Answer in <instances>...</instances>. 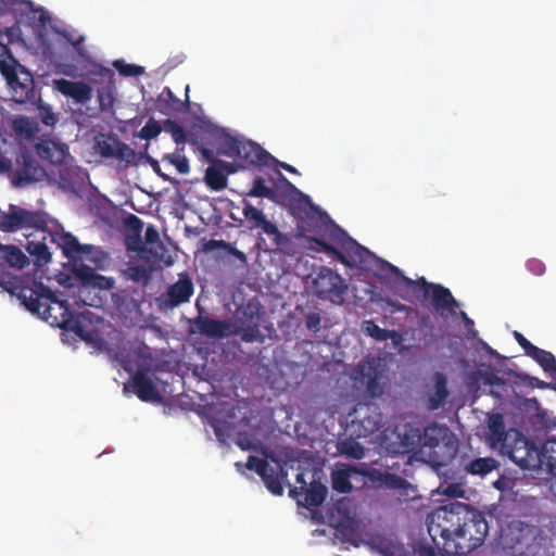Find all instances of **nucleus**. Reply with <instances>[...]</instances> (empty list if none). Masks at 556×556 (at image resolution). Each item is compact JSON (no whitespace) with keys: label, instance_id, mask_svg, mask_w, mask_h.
<instances>
[{"label":"nucleus","instance_id":"1","mask_svg":"<svg viewBox=\"0 0 556 556\" xmlns=\"http://www.w3.org/2000/svg\"><path fill=\"white\" fill-rule=\"evenodd\" d=\"M434 546L447 556H464L480 547L489 533L484 514L468 504L453 502L427 518Z\"/></svg>","mask_w":556,"mask_h":556},{"label":"nucleus","instance_id":"2","mask_svg":"<svg viewBox=\"0 0 556 556\" xmlns=\"http://www.w3.org/2000/svg\"><path fill=\"white\" fill-rule=\"evenodd\" d=\"M15 290L17 299L31 314L38 315L52 326L73 331L80 338L87 339L84 327L78 319L74 318L67 301L59 299L56 293L41 281L22 282L15 287Z\"/></svg>","mask_w":556,"mask_h":556},{"label":"nucleus","instance_id":"3","mask_svg":"<svg viewBox=\"0 0 556 556\" xmlns=\"http://www.w3.org/2000/svg\"><path fill=\"white\" fill-rule=\"evenodd\" d=\"M513 437L510 442L504 443V446L500 450L501 454L507 456L521 469L528 470L541 466V455L546 458L552 475L549 490L556 498V440L545 443L543 450L540 451L519 431H513Z\"/></svg>","mask_w":556,"mask_h":556},{"label":"nucleus","instance_id":"4","mask_svg":"<svg viewBox=\"0 0 556 556\" xmlns=\"http://www.w3.org/2000/svg\"><path fill=\"white\" fill-rule=\"evenodd\" d=\"M216 149L219 155L233 159L242 168L268 165L269 161H274V156L260 144L240 136L220 135Z\"/></svg>","mask_w":556,"mask_h":556},{"label":"nucleus","instance_id":"5","mask_svg":"<svg viewBox=\"0 0 556 556\" xmlns=\"http://www.w3.org/2000/svg\"><path fill=\"white\" fill-rule=\"evenodd\" d=\"M386 265L388 270L394 274L399 279V288L404 286L406 288L421 289L425 298H431L433 308L442 317L456 314V308L459 306V302L453 296L450 289L440 283L429 282L425 277L414 280L404 276L403 271L399 267L390 263H386Z\"/></svg>","mask_w":556,"mask_h":556},{"label":"nucleus","instance_id":"6","mask_svg":"<svg viewBox=\"0 0 556 556\" xmlns=\"http://www.w3.org/2000/svg\"><path fill=\"white\" fill-rule=\"evenodd\" d=\"M383 427V415L378 404L359 402L349 413L346 431L356 439L368 438Z\"/></svg>","mask_w":556,"mask_h":556},{"label":"nucleus","instance_id":"7","mask_svg":"<svg viewBox=\"0 0 556 556\" xmlns=\"http://www.w3.org/2000/svg\"><path fill=\"white\" fill-rule=\"evenodd\" d=\"M50 216L41 211H28L15 204L9 205L8 213L0 215V230L14 232L20 229L34 228L36 232L48 228Z\"/></svg>","mask_w":556,"mask_h":556},{"label":"nucleus","instance_id":"8","mask_svg":"<svg viewBox=\"0 0 556 556\" xmlns=\"http://www.w3.org/2000/svg\"><path fill=\"white\" fill-rule=\"evenodd\" d=\"M262 315V307L249 302L236 321H230V337L240 336L245 343H264L265 336L260 330Z\"/></svg>","mask_w":556,"mask_h":556},{"label":"nucleus","instance_id":"9","mask_svg":"<svg viewBox=\"0 0 556 556\" xmlns=\"http://www.w3.org/2000/svg\"><path fill=\"white\" fill-rule=\"evenodd\" d=\"M316 295L332 304L341 305L348 292V283L337 271L323 267L314 279Z\"/></svg>","mask_w":556,"mask_h":556},{"label":"nucleus","instance_id":"10","mask_svg":"<svg viewBox=\"0 0 556 556\" xmlns=\"http://www.w3.org/2000/svg\"><path fill=\"white\" fill-rule=\"evenodd\" d=\"M420 444V432L409 425H397L383 435L384 448L390 454L401 455L415 451Z\"/></svg>","mask_w":556,"mask_h":556},{"label":"nucleus","instance_id":"11","mask_svg":"<svg viewBox=\"0 0 556 556\" xmlns=\"http://www.w3.org/2000/svg\"><path fill=\"white\" fill-rule=\"evenodd\" d=\"M328 236L332 242L339 245V250L344 253L345 266L357 267L366 263L367 256L370 255L369 250L357 243L341 227L331 223Z\"/></svg>","mask_w":556,"mask_h":556},{"label":"nucleus","instance_id":"12","mask_svg":"<svg viewBox=\"0 0 556 556\" xmlns=\"http://www.w3.org/2000/svg\"><path fill=\"white\" fill-rule=\"evenodd\" d=\"M197 309L198 316L188 320V331L190 334H201L210 339L230 337V320L210 317L199 304H197Z\"/></svg>","mask_w":556,"mask_h":556},{"label":"nucleus","instance_id":"13","mask_svg":"<svg viewBox=\"0 0 556 556\" xmlns=\"http://www.w3.org/2000/svg\"><path fill=\"white\" fill-rule=\"evenodd\" d=\"M15 163L20 168L10 172L12 184L15 187H23L26 184L38 181L45 174L42 167L26 148L20 149Z\"/></svg>","mask_w":556,"mask_h":556},{"label":"nucleus","instance_id":"14","mask_svg":"<svg viewBox=\"0 0 556 556\" xmlns=\"http://www.w3.org/2000/svg\"><path fill=\"white\" fill-rule=\"evenodd\" d=\"M11 99L18 104H36L40 100V92L36 88L31 73L21 66V77L9 85Z\"/></svg>","mask_w":556,"mask_h":556},{"label":"nucleus","instance_id":"15","mask_svg":"<svg viewBox=\"0 0 556 556\" xmlns=\"http://www.w3.org/2000/svg\"><path fill=\"white\" fill-rule=\"evenodd\" d=\"M193 292L194 287L190 277L186 274L180 275L179 279L160 296V306L167 309L176 308L189 302Z\"/></svg>","mask_w":556,"mask_h":556},{"label":"nucleus","instance_id":"16","mask_svg":"<svg viewBox=\"0 0 556 556\" xmlns=\"http://www.w3.org/2000/svg\"><path fill=\"white\" fill-rule=\"evenodd\" d=\"M51 242L56 243L62 250L63 255L70 261L81 260L84 256L89 255L93 247L90 244H81L78 239L71 232H53L49 230Z\"/></svg>","mask_w":556,"mask_h":556},{"label":"nucleus","instance_id":"17","mask_svg":"<svg viewBox=\"0 0 556 556\" xmlns=\"http://www.w3.org/2000/svg\"><path fill=\"white\" fill-rule=\"evenodd\" d=\"M131 391L142 402H157L161 400V395L151 380L147 375L146 369H138L131 377L130 382L124 386V392Z\"/></svg>","mask_w":556,"mask_h":556},{"label":"nucleus","instance_id":"18","mask_svg":"<svg viewBox=\"0 0 556 556\" xmlns=\"http://www.w3.org/2000/svg\"><path fill=\"white\" fill-rule=\"evenodd\" d=\"M52 87L76 103L86 104L92 98V88L84 81H72L64 78L52 80Z\"/></svg>","mask_w":556,"mask_h":556},{"label":"nucleus","instance_id":"19","mask_svg":"<svg viewBox=\"0 0 556 556\" xmlns=\"http://www.w3.org/2000/svg\"><path fill=\"white\" fill-rule=\"evenodd\" d=\"M49 236V231L35 232L27 236V244L25 247L28 254L34 257V262L37 266H45L51 262L52 255L49 252L46 240Z\"/></svg>","mask_w":556,"mask_h":556},{"label":"nucleus","instance_id":"20","mask_svg":"<svg viewBox=\"0 0 556 556\" xmlns=\"http://www.w3.org/2000/svg\"><path fill=\"white\" fill-rule=\"evenodd\" d=\"M441 429L433 426V427H427L424 430V433H420V444L422 450L429 448L430 452L428 453V456L430 458V462L434 466H445L447 459L440 456L437 448H441Z\"/></svg>","mask_w":556,"mask_h":556},{"label":"nucleus","instance_id":"21","mask_svg":"<svg viewBox=\"0 0 556 556\" xmlns=\"http://www.w3.org/2000/svg\"><path fill=\"white\" fill-rule=\"evenodd\" d=\"M488 442L492 448H502L504 443L510 442L513 431L506 432L504 418L501 414H493L488 420Z\"/></svg>","mask_w":556,"mask_h":556},{"label":"nucleus","instance_id":"22","mask_svg":"<svg viewBox=\"0 0 556 556\" xmlns=\"http://www.w3.org/2000/svg\"><path fill=\"white\" fill-rule=\"evenodd\" d=\"M358 371L362 376V381L365 383L367 393L372 397H378L383 394V386L381 383L382 370L378 365L369 363L368 365H359Z\"/></svg>","mask_w":556,"mask_h":556},{"label":"nucleus","instance_id":"23","mask_svg":"<svg viewBox=\"0 0 556 556\" xmlns=\"http://www.w3.org/2000/svg\"><path fill=\"white\" fill-rule=\"evenodd\" d=\"M35 149L41 160L49 161L53 165L62 164L67 153V148L53 141H41L35 146Z\"/></svg>","mask_w":556,"mask_h":556},{"label":"nucleus","instance_id":"24","mask_svg":"<svg viewBox=\"0 0 556 556\" xmlns=\"http://www.w3.org/2000/svg\"><path fill=\"white\" fill-rule=\"evenodd\" d=\"M226 161H214L206 170L204 181L207 188L213 191H220L227 187L228 178L224 174Z\"/></svg>","mask_w":556,"mask_h":556},{"label":"nucleus","instance_id":"25","mask_svg":"<svg viewBox=\"0 0 556 556\" xmlns=\"http://www.w3.org/2000/svg\"><path fill=\"white\" fill-rule=\"evenodd\" d=\"M243 216L254 228H260L264 233L275 231V224L270 223L264 215V213L252 205L250 202L243 203L242 208Z\"/></svg>","mask_w":556,"mask_h":556},{"label":"nucleus","instance_id":"26","mask_svg":"<svg viewBox=\"0 0 556 556\" xmlns=\"http://www.w3.org/2000/svg\"><path fill=\"white\" fill-rule=\"evenodd\" d=\"M126 225L132 233L126 236L125 243L127 250L139 252L142 250L141 231L143 224L139 217L130 214L126 218Z\"/></svg>","mask_w":556,"mask_h":556},{"label":"nucleus","instance_id":"27","mask_svg":"<svg viewBox=\"0 0 556 556\" xmlns=\"http://www.w3.org/2000/svg\"><path fill=\"white\" fill-rule=\"evenodd\" d=\"M352 473H357V470L350 466L332 470L331 482L333 490L339 493H350L353 489L351 483Z\"/></svg>","mask_w":556,"mask_h":556},{"label":"nucleus","instance_id":"28","mask_svg":"<svg viewBox=\"0 0 556 556\" xmlns=\"http://www.w3.org/2000/svg\"><path fill=\"white\" fill-rule=\"evenodd\" d=\"M526 355L534 359L545 372L556 377V357L551 352L534 345Z\"/></svg>","mask_w":556,"mask_h":556},{"label":"nucleus","instance_id":"29","mask_svg":"<svg viewBox=\"0 0 556 556\" xmlns=\"http://www.w3.org/2000/svg\"><path fill=\"white\" fill-rule=\"evenodd\" d=\"M279 473H281L282 477L287 476V472H285L281 466L275 468L268 464L267 470L264 472V476H260L268 491L277 496L283 494V488L280 481Z\"/></svg>","mask_w":556,"mask_h":556},{"label":"nucleus","instance_id":"30","mask_svg":"<svg viewBox=\"0 0 556 556\" xmlns=\"http://www.w3.org/2000/svg\"><path fill=\"white\" fill-rule=\"evenodd\" d=\"M498 463L493 457H480L470 460L465 465L464 469L467 473L472 476H481L490 473L492 470L496 469Z\"/></svg>","mask_w":556,"mask_h":556},{"label":"nucleus","instance_id":"31","mask_svg":"<svg viewBox=\"0 0 556 556\" xmlns=\"http://www.w3.org/2000/svg\"><path fill=\"white\" fill-rule=\"evenodd\" d=\"M267 236L271 238L273 243L280 253L288 256H295L298 254L299 251L292 238L280 232L277 226H275V231L269 232Z\"/></svg>","mask_w":556,"mask_h":556},{"label":"nucleus","instance_id":"32","mask_svg":"<svg viewBox=\"0 0 556 556\" xmlns=\"http://www.w3.org/2000/svg\"><path fill=\"white\" fill-rule=\"evenodd\" d=\"M305 506L308 508L320 506L328 494L327 488L319 481H313L309 488L304 490Z\"/></svg>","mask_w":556,"mask_h":556},{"label":"nucleus","instance_id":"33","mask_svg":"<svg viewBox=\"0 0 556 556\" xmlns=\"http://www.w3.org/2000/svg\"><path fill=\"white\" fill-rule=\"evenodd\" d=\"M184 106L185 103L168 87H165L157 98V109L162 113L167 114L169 111L180 112Z\"/></svg>","mask_w":556,"mask_h":556},{"label":"nucleus","instance_id":"34","mask_svg":"<svg viewBox=\"0 0 556 556\" xmlns=\"http://www.w3.org/2000/svg\"><path fill=\"white\" fill-rule=\"evenodd\" d=\"M446 383L445 376L438 372L435 375L434 394L430 397V407L432 409L439 408L447 399L448 390Z\"/></svg>","mask_w":556,"mask_h":556},{"label":"nucleus","instance_id":"35","mask_svg":"<svg viewBox=\"0 0 556 556\" xmlns=\"http://www.w3.org/2000/svg\"><path fill=\"white\" fill-rule=\"evenodd\" d=\"M217 249H222L225 252H227L228 254L235 256L237 260L240 261L241 265H247V263H248L247 255L242 251L236 249L229 242H226L224 240L212 239V240L207 241L204 245L205 251H214Z\"/></svg>","mask_w":556,"mask_h":556},{"label":"nucleus","instance_id":"36","mask_svg":"<svg viewBox=\"0 0 556 556\" xmlns=\"http://www.w3.org/2000/svg\"><path fill=\"white\" fill-rule=\"evenodd\" d=\"M119 140L113 136H101L96 139L94 149L104 159H113Z\"/></svg>","mask_w":556,"mask_h":556},{"label":"nucleus","instance_id":"37","mask_svg":"<svg viewBox=\"0 0 556 556\" xmlns=\"http://www.w3.org/2000/svg\"><path fill=\"white\" fill-rule=\"evenodd\" d=\"M351 437L338 443V451L341 455L353 459H362L365 456V448Z\"/></svg>","mask_w":556,"mask_h":556},{"label":"nucleus","instance_id":"38","mask_svg":"<svg viewBox=\"0 0 556 556\" xmlns=\"http://www.w3.org/2000/svg\"><path fill=\"white\" fill-rule=\"evenodd\" d=\"M418 341L422 345H430L435 341L434 326L428 315L422 316L418 321Z\"/></svg>","mask_w":556,"mask_h":556},{"label":"nucleus","instance_id":"39","mask_svg":"<svg viewBox=\"0 0 556 556\" xmlns=\"http://www.w3.org/2000/svg\"><path fill=\"white\" fill-rule=\"evenodd\" d=\"M3 260L14 268L22 269L29 264L28 257L15 245L9 244L5 253L2 255Z\"/></svg>","mask_w":556,"mask_h":556},{"label":"nucleus","instance_id":"40","mask_svg":"<svg viewBox=\"0 0 556 556\" xmlns=\"http://www.w3.org/2000/svg\"><path fill=\"white\" fill-rule=\"evenodd\" d=\"M125 276L134 282L147 286L151 278V269L146 265H132L126 268Z\"/></svg>","mask_w":556,"mask_h":556},{"label":"nucleus","instance_id":"41","mask_svg":"<svg viewBox=\"0 0 556 556\" xmlns=\"http://www.w3.org/2000/svg\"><path fill=\"white\" fill-rule=\"evenodd\" d=\"M364 329L368 336L378 341L394 340V337H399V332L395 330L380 328L372 320L365 321Z\"/></svg>","mask_w":556,"mask_h":556},{"label":"nucleus","instance_id":"42","mask_svg":"<svg viewBox=\"0 0 556 556\" xmlns=\"http://www.w3.org/2000/svg\"><path fill=\"white\" fill-rule=\"evenodd\" d=\"M248 195L253 198H267L274 200L275 191L266 186L265 180L262 177H256L253 181L251 190L248 192Z\"/></svg>","mask_w":556,"mask_h":556},{"label":"nucleus","instance_id":"43","mask_svg":"<svg viewBox=\"0 0 556 556\" xmlns=\"http://www.w3.org/2000/svg\"><path fill=\"white\" fill-rule=\"evenodd\" d=\"M35 105H37L38 116L41 123L46 126L54 127L59 118L58 115L52 111L51 105L43 103L41 99Z\"/></svg>","mask_w":556,"mask_h":556},{"label":"nucleus","instance_id":"44","mask_svg":"<svg viewBox=\"0 0 556 556\" xmlns=\"http://www.w3.org/2000/svg\"><path fill=\"white\" fill-rule=\"evenodd\" d=\"M164 128L173 137V140L177 143H185L187 141V131L185 128L175 121L167 119L164 123Z\"/></svg>","mask_w":556,"mask_h":556},{"label":"nucleus","instance_id":"45","mask_svg":"<svg viewBox=\"0 0 556 556\" xmlns=\"http://www.w3.org/2000/svg\"><path fill=\"white\" fill-rule=\"evenodd\" d=\"M136 156L134 149L125 142L119 141L118 147L115 149L113 159L125 162L127 165H132L136 163Z\"/></svg>","mask_w":556,"mask_h":556},{"label":"nucleus","instance_id":"46","mask_svg":"<svg viewBox=\"0 0 556 556\" xmlns=\"http://www.w3.org/2000/svg\"><path fill=\"white\" fill-rule=\"evenodd\" d=\"M113 66L124 77H135L143 74V67L128 64L124 60H116L113 62Z\"/></svg>","mask_w":556,"mask_h":556},{"label":"nucleus","instance_id":"47","mask_svg":"<svg viewBox=\"0 0 556 556\" xmlns=\"http://www.w3.org/2000/svg\"><path fill=\"white\" fill-rule=\"evenodd\" d=\"M74 273L84 283H93L97 279H104V277L98 275L92 267L85 264L76 266Z\"/></svg>","mask_w":556,"mask_h":556},{"label":"nucleus","instance_id":"48","mask_svg":"<svg viewBox=\"0 0 556 556\" xmlns=\"http://www.w3.org/2000/svg\"><path fill=\"white\" fill-rule=\"evenodd\" d=\"M164 160L174 165L179 174H188L190 172L188 159L178 152L165 155Z\"/></svg>","mask_w":556,"mask_h":556},{"label":"nucleus","instance_id":"49","mask_svg":"<svg viewBox=\"0 0 556 556\" xmlns=\"http://www.w3.org/2000/svg\"><path fill=\"white\" fill-rule=\"evenodd\" d=\"M88 75L99 76L102 80H106L109 83H112L114 78V72L111 68L97 62H90Z\"/></svg>","mask_w":556,"mask_h":556},{"label":"nucleus","instance_id":"50","mask_svg":"<svg viewBox=\"0 0 556 556\" xmlns=\"http://www.w3.org/2000/svg\"><path fill=\"white\" fill-rule=\"evenodd\" d=\"M307 240L313 241L316 244H318L320 247L321 251L326 252L327 254L333 255L341 264L344 265V263H346V261L344 258V253H342L334 245L326 242L324 239H321V238H307Z\"/></svg>","mask_w":556,"mask_h":556},{"label":"nucleus","instance_id":"51","mask_svg":"<svg viewBox=\"0 0 556 556\" xmlns=\"http://www.w3.org/2000/svg\"><path fill=\"white\" fill-rule=\"evenodd\" d=\"M307 240L313 241L316 244H318L320 247L321 251L326 252L327 254L333 255L341 264L344 265V263H346V261L344 258V253H342L334 245L326 242L324 239H321V238H307Z\"/></svg>","mask_w":556,"mask_h":556},{"label":"nucleus","instance_id":"52","mask_svg":"<svg viewBox=\"0 0 556 556\" xmlns=\"http://www.w3.org/2000/svg\"><path fill=\"white\" fill-rule=\"evenodd\" d=\"M162 131L161 125L153 118H150L140 129L139 137L144 140H151Z\"/></svg>","mask_w":556,"mask_h":556},{"label":"nucleus","instance_id":"53","mask_svg":"<svg viewBox=\"0 0 556 556\" xmlns=\"http://www.w3.org/2000/svg\"><path fill=\"white\" fill-rule=\"evenodd\" d=\"M21 64L12 65L5 62L0 63V72L5 78L8 86L21 77Z\"/></svg>","mask_w":556,"mask_h":556},{"label":"nucleus","instance_id":"54","mask_svg":"<svg viewBox=\"0 0 556 556\" xmlns=\"http://www.w3.org/2000/svg\"><path fill=\"white\" fill-rule=\"evenodd\" d=\"M380 481L390 489H403L407 484L404 478L389 472L381 475Z\"/></svg>","mask_w":556,"mask_h":556},{"label":"nucleus","instance_id":"55","mask_svg":"<svg viewBox=\"0 0 556 556\" xmlns=\"http://www.w3.org/2000/svg\"><path fill=\"white\" fill-rule=\"evenodd\" d=\"M245 467L249 470H254L258 476H264V472L267 470L268 463L266 459L250 455L248 457Z\"/></svg>","mask_w":556,"mask_h":556},{"label":"nucleus","instance_id":"56","mask_svg":"<svg viewBox=\"0 0 556 556\" xmlns=\"http://www.w3.org/2000/svg\"><path fill=\"white\" fill-rule=\"evenodd\" d=\"M479 377L485 386L503 387L505 381L492 370L479 371Z\"/></svg>","mask_w":556,"mask_h":556},{"label":"nucleus","instance_id":"57","mask_svg":"<svg viewBox=\"0 0 556 556\" xmlns=\"http://www.w3.org/2000/svg\"><path fill=\"white\" fill-rule=\"evenodd\" d=\"M61 35L72 45V47L75 49L76 53L80 58H87V50L83 46L85 41V36L81 35L78 38L73 39L71 35L66 31H63Z\"/></svg>","mask_w":556,"mask_h":556},{"label":"nucleus","instance_id":"58","mask_svg":"<svg viewBox=\"0 0 556 556\" xmlns=\"http://www.w3.org/2000/svg\"><path fill=\"white\" fill-rule=\"evenodd\" d=\"M443 494L448 497L458 498L465 497L466 491L460 483H451L443 489Z\"/></svg>","mask_w":556,"mask_h":556},{"label":"nucleus","instance_id":"59","mask_svg":"<svg viewBox=\"0 0 556 556\" xmlns=\"http://www.w3.org/2000/svg\"><path fill=\"white\" fill-rule=\"evenodd\" d=\"M321 317L318 313H308L305 317V326L308 330L317 332L320 329Z\"/></svg>","mask_w":556,"mask_h":556},{"label":"nucleus","instance_id":"60","mask_svg":"<svg viewBox=\"0 0 556 556\" xmlns=\"http://www.w3.org/2000/svg\"><path fill=\"white\" fill-rule=\"evenodd\" d=\"M15 130L20 134H24L27 138L34 136V129L30 127L29 122L26 117H22L15 121Z\"/></svg>","mask_w":556,"mask_h":556},{"label":"nucleus","instance_id":"61","mask_svg":"<svg viewBox=\"0 0 556 556\" xmlns=\"http://www.w3.org/2000/svg\"><path fill=\"white\" fill-rule=\"evenodd\" d=\"M527 268L535 276H541L545 273V264L539 258H530L527 262Z\"/></svg>","mask_w":556,"mask_h":556},{"label":"nucleus","instance_id":"62","mask_svg":"<svg viewBox=\"0 0 556 556\" xmlns=\"http://www.w3.org/2000/svg\"><path fill=\"white\" fill-rule=\"evenodd\" d=\"M514 338L518 342V344L522 348L525 354H527L534 344H532L522 333L519 331H514Z\"/></svg>","mask_w":556,"mask_h":556},{"label":"nucleus","instance_id":"63","mask_svg":"<svg viewBox=\"0 0 556 556\" xmlns=\"http://www.w3.org/2000/svg\"><path fill=\"white\" fill-rule=\"evenodd\" d=\"M236 444L242 450V451H250V450H256V444L248 437H239L236 441Z\"/></svg>","mask_w":556,"mask_h":556},{"label":"nucleus","instance_id":"64","mask_svg":"<svg viewBox=\"0 0 556 556\" xmlns=\"http://www.w3.org/2000/svg\"><path fill=\"white\" fill-rule=\"evenodd\" d=\"M144 240L150 244L156 243L160 240L159 231L153 226H149L146 229Z\"/></svg>","mask_w":556,"mask_h":556}]
</instances>
